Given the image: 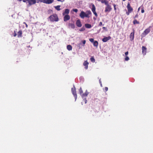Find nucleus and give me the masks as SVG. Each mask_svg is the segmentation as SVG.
Wrapping results in <instances>:
<instances>
[{"instance_id": "obj_44", "label": "nucleus", "mask_w": 153, "mask_h": 153, "mask_svg": "<svg viewBox=\"0 0 153 153\" xmlns=\"http://www.w3.org/2000/svg\"><path fill=\"white\" fill-rule=\"evenodd\" d=\"M128 54V51H127L125 53V55H126V56H127V55Z\"/></svg>"}, {"instance_id": "obj_42", "label": "nucleus", "mask_w": 153, "mask_h": 153, "mask_svg": "<svg viewBox=\"0 0 153 153\" xmlns=\"http://www.w3.org/2000/svg\"><path fill=\"white\" fill-rule=\"evenodd\" d=\"M23 24H25L26 28H27L28 27V25L25 22H24Z\"/></svg>"}, {"instance_id": "obj_31", "label": "nucleus", "mask_w": 153, "mask_h": 153, "mask_svg": "<svg viewBox=\"0 0 153 153\" xmlns=\"http://www.w3.org/2000/svg\"><path fill=\"white\" fill-rule=\"evenodd\" d=\"M125 60L126 61H127L129 60V58L128 56H126V58L125 59Z\"/></svg>"}, {"instance_id": "obj_6", "label": "nucleus", "mask_w": 153, "mask_h": 153, "mask_svg": "<svg viewBox=\"0 0 153 153\" xmlns=\"http://www.w3.org/2000/svg\"><path fill=\"white\" fill-rule=\"evenodd\" d=\"M112 10L111 6L110 5H108V6H106L105 7V12H109Z\"/></svg>"}, {"instance_id": "obj_26", "label": "nucleus", "mask_w": 153, "mask_h": 153, "mask_svg": "<svg viewBox=\"0 0 153 153\" xmlns=\"http://www.w3.org/2000/svg\"><path fill=\"white\" fill-rule=\"evenodd\" d=\"M79 91L80 94L81 95H82V93H83V91H82V88L81 87L80 88H79Z\"/></svg>"}, {"instance_id": "obj_10", "label": "nucleus", "mask_w": 153, "mask_h": 153, "mask_svg": "<svg viewBox=\"0 0 153 153\" xmlns=\"http://www.w3.org/2000/svg\"><path fill=\"white\" fill-rule=\"evenodd\" d=\"M127 7L128 9V10L131 12H132L133 10V9L131 7L130 4L128 3L127 4Z\"/></svg>"}, {"instance_id": "obj_17", "label": "nucleus", "mask_w": 153, "mask_h": 153, "mask_svg": "<svg viewBox=\"0 0 153 153\" xmlns=\"http://www.w3.org/2000/svg\"><path fill=\"white\" fill-rule=\"evenodd\" d=\"M68 25L72 29H74L75 27V25L74 23H69Z\"/></svg>"}, {"instance_id": "obj_46", "label": "nucleus", "mask_w": 153, "mask_h": 153, "mask_svg": "<svg viewBox=\"0 0 153 153\" xmlns=\"http://www.w3.org/2000/svg\"><path fill=\"white\" fill-rule=\"evenodd\" d=\"M102 28L104 29V30H107V28L106 27H102Z\"/></svg>"}, {"instance_id": "obj_12", "label": "nucleus", "mask_w": 153, "mask_h": 153, "mask_svg": "<svg viewBox=\"0 0 153 153\" xmlns=\"http://www.w3.org/2000/svg\"><path fill=\"white\" fill-rule=\"evenodd\" d=\"M111 37L110 36H108V37H105L103 39H102V41L103 42H106L108 41L111 39Z\"/></svg>"}, {"instance_id": "obj_25", "label": "nucleus", "mask_w": 153, "mask_h": 153, "mask_svg": "<svg viewBox=\"0 0 153 153\" xmlns=\"http://www.w3.org/2000/svg\"><path fill=\"white\" fill-rule=\"evenodd\" d=\"M90 60L91 61L93 62H95V59L93 57H92L90 58Z\"/></svg>"}, {"instance_id": "obj_50", "label": "nucleus", "mask_w": 153, "mask_h": 153, "mask_svg": "<svg viewBox=\"0 0 153 153\" xmlns=\"http://www.w3.org/2000/svg\"><path fill=\"white\" fill-rule=\"evenodd\" d=\"M140 9V7H139V8H138V11H139Z\"/></svg>"}, {"instance_id": "obj_32", "label": "nucleus", "mask_w": 153, "mask_h": 153, "mask_svg": "<svg viewBox=\"0 0 153 153\" xmlns=\"http://www.w3.org/2000/svg\"><path fill=\"white\" fill-rule=\"evenodd\" d=\"M104 4H105V5H106V6H108V5H110L108 4V1L106 0L105 1Z\"/></svg>"}, {"instance_id": "obj_48", "label": "nucleus", "mask_w": 153, "mask_h": 153, "mask_svg": "<svg viewBox=\"0 0 153 153\" xmlns=\"http://www.w3.org/2000/svg\"><path fill=\"white\" fill-rule=\"evenodd\" d=\"M101 84V86H102V83H101V82L100 81V80H99Z\"/></svg>"}, {"instance_id": "obj_7", "label": "nucleus", "mask_w": 153, "mask_h": 153, "mask_svg": "<svg viewBox=\"0 0 153 153\" xmlns=\"http://www.w3.org/2000/svg\"><path fill=\"white\" fill-rule=\"evenodd\" d=\"M96 8L94 4H93L92 5V8L91 9V10L94 14L97 17V14L95 11Z\"/></svg>"}, {"instance_id": "obj_40", "label": "nucleus", "mask_w": 153, "mask_h": 153, "mask_svg": "<svg viewBox=\"0 0 153 153\" xmlns=\"http://www.w3.org/2000/svg\"><path fill=\"white\" fill-rule=\"evenodd\" d=\"M83 101H84V102H85V103H87V100H86V98H85V99H84L83 100Z\"/></svg>"}, {"instance_id": "obj_38", "label": "nucleus", "mask_w": 153, "mask_h": 153, "mask_svg": "<svg viewBox=\"0 0 153 153\" xmlns=\"http://www.w3.org/2000/svg\"><path fill=\"white\" fill-rule=\"evenodd\" d=\"M131 13V12H130V11H128H128H127V12H126V14H127V15H129V14L130 13Z\"/></svg>"}, {"instance_id": "obj_34", "label": "nucleus", "mask_w": 153, "mask_h": 153, "mask_svg": "<svg viewBox=\"0 0 153 153\" xmlns=\"http://www.w3.org/2000/svg\"><path fill=\"white\" fill-rule=\"evenodd\" d=\"M113 5L114 7V10L115 11H116V5L115 4H113Z\"/></svg>"}, {"instance_id": "obj_20", "label": "nucleus", "mask_w": 153, "mask_h": 153, "mask_svg": "<svg viewBox=\"0 0 153 153\" xmlns=\"http://www.w3.org/2000/svg\"><path fill=\"white\" fill-rule=\"evenodd\" d=\"M22 32L21 30H19L18 33V37H21L22 36Z\"/></svg>"}, {"instance_id": "obj_43", "label": "nucleus", "mask_w": 153, "mask_h": 153, "mask_svg": "<svg viewBox=\"0 0 153 153\" xmlns=\"http://www.w3.org/2000/svg\"><path fill=\"white\" fill-rule=\"evenodd\" d=\"M138 17V14H137L135 16H134V19H135L136 18H137Z\"/></svg>"}, {"instance_id": "obj_45", "label": "nucleus", "mask_w": 153, "mask_h": 153, "mask_svg": "<svg viewBox=\"0 0 153 153\" xmlns=\"http://www.w3.org/2000/svg\"><path fill=\"white\" fill-rule=\"evenodd\" d=\"M99 26H102V22H100L99 23Z\"/></svg>"}, {"instance_id": "obj_35", "label": "nucleus", "mask_w": 153, "mask_h": 153, "mask_svg": "<svg viewBox=\"0 0 153 153\" xmlns=\"http://www.w3.org/2000/svg\"><path fill=\"white\" fill-rule=\"evenodd\" d=\"M52 12V10H49L48 11V13H51Z\"/></svg>"}, {"instance_id": "obj_27", "label": "nucleus", "mask_w": 153, "mask_h": 153, "mask_svg": "<svg viewBox=\"0 0 153 153\" xmlns=\"http://www.w3.org/2000/svg\"><path fill=\"white\" fill-rule=\"evenodd\" d=\"M85 30V28L84 27H82L79 30V31H83L84 30Z\"/></svg>"}, {"instance_id": "obj_9", "label": "nucleus", "mask_w": 153, "mask_h": 153, "mask_svg": "<svg viewBox=\"0 0 153 153\" xmlns=\"http://www.w3.org/2000/svg\"><path fill=\"white\" fill-rule=\"evenodd\" d=\"M70 17L68 15H64L63 18V20L64 21L66 22L70 19Z\"/></svg>"}, {"instance_id": "obj_1", "label": "nucleus", "mask_w": 153, "mask_h": 153, "mask_svg": "<svg viewBox=\"0 0 153 153\" xmlns=\"http://www.w3.org/2000/svg\"><path fill=\"white\" fill-rule=\"evenodd\" d=\"M49 18L51 22H57L59 20V18L57 15L56 14H53L50 16Z\"/></svg>"}, {"instance_id": "obj_39", "label": "nucleus", "mask_w": 153, "mask_h": 153, "mask_svg": "<svg viewBox=\"0 0 153 153\" xmlns=\"http://www.w3.org/2000/svg\"><path fill=\"white\" fill-rule=\"evenodd\" d=\"M105 91H106L108 90V88L107 87H105L104 88Z\"/></svg>"}, {"instance_id": "obj_51", "label": "nucleus", "mask_w": 153, "mask_h": 153, "mask_svg": "<svg viewBox=\"0 0 153 153\" xmlns=\"http://www.w3.org/2000/svg\"><path fill=\"white\" fill-rule=\"evenodd\" d=\"M18 1H22V0H18Z\"/></svg>"}, {"instance_id": "obj_22", "label": "nucleus", "mask_w": 153, "mask_h": 153, "mask_svg": "<svg viewBox=\"0 0 153 153\" xmlns=\"http://www.w3.org/2000/svg\"><path fill=\"white\" fill-rule=\"evenodd\" d=\"M67 49L69 51H71L72 49V47L70 45H68L67 47Z\"/></svg>"}, {"instance_id": "obj_8", "label": "nucleus", "mask_w": 153, "mask_h": 153, "mask_svg": "<svg viewBox=\"0 0 153 153\" xmlns=\"http://www.w3.org/2000/svg\"><path fill=\"white\" fill-rule=\"evenodd\" d=\"M76 24L77 27H82V24L79 19H78L76 21Z\"/></svg>"}, {"instance_id": "obj_28", "label": "nucleus", "mask_w": 153, "mask_h": 153, "mask_svg": "<svg viewBox=\"0 0 153 153\" xmlns=\"http://www.w3.org/2000/svg\"><path fill=\"white\" fill-rule=\"evenodd\" d=\"M86 13L88 15H91V13L90 10H88L87 11H86Z\"/></svg>"}, {"instance_id": "obj_41", "label": "nucleus", "mask_w": 153, "mask_h": 153, "mask_svg": "<svg viewBox=\"0 0 153 153\" xmlns=\"http://www.w3.org/2000/svg\"><path fill=\"white\" fill-rule=\"evenodd\" d=\"M141 12L142 13H143L144 12V10L143 8L141 10Z\"/></svg>"}, {"instance_id": "obj_11", "label": "nucleus", "mask_w": 153, "mask_h": 153, "mask_svg": "<svg viewBox=\"0 0 153 153\" xmlns=\"http://www.w3.org/2000/svg\"><path fill=\"white\" fill-rule=\"evenodd\" d=\"M147 48L145 46H143L142 47V53L144 55L146 53Z\"/></svg>"}, {"instance_id": "obj_30", "label": "nucleus", "mask_w": 153, "mask_h": 153, "mask_svg": "<svg viewBox=\"0 0 153 153\" xmlns=\"http://www.w3.org/2000/svg\"><path fill=\"white\" fill-rule=\"evenodd\" d=\"M82 42V44L83 45V46H84L85 45V44L86 43V41L85 40H83Z\"/></svg>"}, {"instance_id": "obj_2", "label": "nucleus", "mask_w": 153, "mask_h": 153, "mask_svg": "<svg viewBox=\"0 0 153 153\" xmlns=\"http://www.w3.org/2000/svg\"><path fill=\"white\" fill-rule=\"evenodd\" d=\"M22 1L24 2H27V1L28 5L29 6L35 4L36 3V0H22Z\"/></svg>"}, {"instance_id": "obj_3", "label": "nucleus", "mask_w": 153, "mask_h": 153, "mask_svg": "<svg viewBox=\"0 0 153 153\" xmlns=\"http://www.w3.org/2000/svg\"><path fill=\"white\" fill-rule=\"evenodd\" d=\"M151 27V26L149 27L148 28L146 29L142 33L141 36L142 37H145L147 34L150 32V28Z\"/></svg>"}, {"instance_id": "obj_5", "label": "nucleus", "mask_w": 153, "mask_h": 153, "mask_svg": "<svg viewBox=\"0 0 153 153\" xmlns=\"http://www.w3.org/2000/svg\"><path fill=\"white\" fill-rule=\"evenodd\" d=\"M71 91L72 94L75 97L76 100V99L77 96L76 94V88L74 86V88H71Z\"/></svg>"}, {"instance_id": "obj_33", "label": "nucleus", "mask_w": 153, "mask_h": 153, "mask_svg": "<svg viewBox=\"0 0 153 153\" xmlns=\"http://www.w3.org/2000/svg\"><path fill=\"white\" fill-rule=\"evenodd\" d=\"M85 17H87V18H89V15H88L87 13H85Z\"/></svg>"}, {"instance_id": "obj_13", "label": "nucleus", "mask_w": 153, "mask_h": 153, "mask_svg": "<svg viewBox=\"0 0 153 153\" xmlns=\"http://www.w3.org/2000/svg\"><path fill=\"white\" fill-rule=\"evenodd\" d=\"M70 10L69 9H65V11L62 13V15L64 16L66 15H68L69 13Z\"/></svg>"}, {"instance_id": "obj_52", "label": "nucleus", "mask_w": 153, "mask_h": 153, "mask_svg": "<svg viewBox=\"0 0 153 153\" xmlns=\"http://www.w3.org/2000/svg\"><path fill=\"white\" fill-rule=\"evenodd\" d=\"M123 0V1H125L126 0Z\"/></svg>"}, {"instance_id": "obj_19", "label": "nucleus", "mask_w": 153, "mask_h": 153, "mask_svg": "<svg viewBox=\"0 0 153 153\" xmlns=\"http://www.w3.org/2000/svg\"><path fill=\"white\" fill-rule=\"evenodd\" d=\"M85 27L87 28H90L91 27V25L89 24H86L85 25Z\"/></svg>"}, {"instance_id": "obj_37", "label": "nucleus", "mask_w": 153, "mask_h": 153, "mask_svg": "<svg viewBox=\"0 0 153 153\" xmlns=\"http://www.w3.org/2000/svg\"><path fill=\"white\" fill-rule=\"evenodd\" d=\"M73 10L75 12H77L78 11V10L76 9H73Z\"/></svg>"}, {"instance_id": "obj_16", "label": "nucleus", "mask_w": 153, "mask_h": 153, "mask_svg": "<svg viewBox=\"0 0 153 153\" xmlns=\"http://www.w3.org/2000/svg\"><path fill=\"white\" fill-rule=\"evenodd\" d=\"M134 32H132L131 33L130 35V38L131 41H132L134 39Z\"/></svg>"}, {"instance_id": "obj_36", "label": "nucleus", "mask_w": 153, "mask_h": 153, "mask_svg": "<svg viewBox=\"0 0 153 153\" xmlns=\"http://www.w3.org/2000/svg\"><path fill=\"white\" fill-rule=\"evenodd\" d=\"M106 0H101L100 1L102 3H105Z\"/></svg>"}, {"instance_id": "obj_14", "label": "nucleus", "mask_w": 153, "mask_h": 153, "mask_svg": "<svg viewBox=\"0 0 153 153\" xmlns=\"http://www.w3.org/2000/svg\"><path fill=\"white\" fill-rule=\"evenodd\" d=\"M89 64L88 62L87 61H84L83 63V65L85 66V68L86 69H87L88 68V65Z\"/></svg>"}, {"instance_id": "obj_15", "label": "nucleus", "mask_w": 153, "mask_h": 153, "mask_svg": "<svg viewBox=\"0 0 153 153\" xmlns=\"http://www.w3.org/2000/svg\"><path fill=\"white\" fill-rule=\"evenodd\" d=\"M85 13L83 11H82L79 14V16L81 18L83 19L85 17Z\"/></svg>"}, {"instance_id": "obj_49", "label": "nucleus", "mask_w": 153, "mask_h": 153, "mask_svg": "<svg viewBox=\"0 0 153 153\" xmlns=\"http://www.w3.org/2000/svg\"><path fill=\"white\" fill-rule=\"evenodd\" d=\"M16 33H15L14 35V36H16Z\"/></svg>"}, {"instance_id": "obj_29", "label": "nucleus", "mask_w": 153, "mask_h": 153, "mask_svg": "<svg viewBox=\"0 0 153 153\" xmlns=\"http://www.w3.org/2000/svg\"><path fill=\"white\" fill-rule=\"evenodd\" d=\"M89 40L91 42L93 43L94 42V39L93 38L89 39Z\"/></svg>"}, {"instance_id": "obj_21", "label": "nucleus", "mask_w": 153, "mask_h": 153, "mask_svg": "<svg viewBox=\"0 0 153 153\" xmlns=\"http://www.w3.org/2000/svg\"><path fill=\"white\" fill-rule=\"evenodd\" d=\"M93 43V45L94 46L97 47L98 45V42L97 41H94V42Z\"/></svg>"}, {"instance_id": "obj_4", "label": "nucleus", "mask_w": 153, "mask_h": 153, "mask_svg": "<svg viewBox=\"0 0 153 153\" xmlns=\"http://www.w3.org/2000/svg\"><path fill=\"white\" fill-rule=\"evenodd\" d=\"M38 3L39 1L43 2L44 3L47 4H50L52 3L53 2V0H37Z\"/></svg>"}, {"instance_id": "obj_23", "label": "nucleus", "mask_w": 153, "mask_h": 153, "mask_svg": "<svg viewBox=\"0 0 153 153\" xmlns=\"http://www.w3.org/2000/svg\"><path fill=\"white\" fill-rule=\"evenodd\" d=\"M60 5H57L56 6H55L54 7L57 10L59 11L61 10V9L60 8Z\"/></svg>"}, {"instance_id": "obj_47", "label": "nucleus", "mask_w": 153, "mask_h": 153, "mask_svg": "<svg viewBox=\"0 0 153 153\" xmlns=\"http://www.w3.org/2000/svg\"><path fill=\"white\" fill-rule=\"evenodd\" d=\"M58 1L63 2L64 1V0H57Z\"/></svg>"}, {"instance_id": "obj_18", "label": "nucleus", "mask_w": 153, "mask_h": 153, "mask_svg": "<svg viewBox=\"0 0 153 153\" xmlns=\"http://www.w3.org/2000/svg\"><path fill=\"white\" fill-rule=\"evenodd\" d=\"M88 93H89L87 91V90L86 91L85 93H84V94H82L81 96H82V97H86L87 96V95H88Z\"/></svg>"}, {"instance_id": "obj_24", "label": "nucleus", "mask_w": 153, "mask_h": 153, "mask_svg": "<svg viewBox=\"0 0 153 153\" xmlns=\"http://www.w3.org/2000/svg\"><path fill=\"white\" fill-rule=\"evenodd\" d=\"M133 23L134 25H135L136 24H139L140 23L136 19H134L133 21Z\"/></svg>"}]
</instances>
